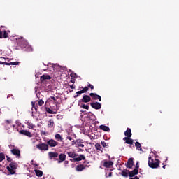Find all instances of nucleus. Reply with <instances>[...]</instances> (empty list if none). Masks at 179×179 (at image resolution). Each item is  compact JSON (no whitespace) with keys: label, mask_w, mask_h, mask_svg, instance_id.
Masks as SVG:
<instances>
[{"label":"nucleus","mask_w":179,"mask_h":179,"mask_svg":"<svg viewBox=\"0 0 179 179\" xmlns=\"http://www.w3.org/2000/svg\"><path fill=\"white\" fill-rule=\"evenodd\" d=\"M90 96L94 99V100H97V99L99 100V101H101V96L100 95H97L96 94L94 93H90Z\"/></svg>","instance_id":"obj_10"},{"label":"nucleus","mask_w":179,"mask_h":179,"mask_svg":"<svg viewBox=\"0 0 179 179\" xmlns=\"http://www.w3.org/2000/svg\"><path fill=\"white\" fill-rule=\"evenodd\" d=\"M41 132L42 135H45V132H44L43 131H41Z\"/></svg>","instance_id":"obj_43"},{"label":"nucleus","mask_w":179,"mask_h":179,"mask_svg":"<svg viewBox=\"0 0 179 179\" xmlns=\"http://www.w3.org/2000/svg\"><path fill=\"white\" fill-rule=\"evenodd\" d=\"M28 125V128H29V129H33L34 125H33V124L31 123H27Z\"/></svg>","instance_id":"obj_30"},{"label":"nucleus","mask_w":179,"mask_h":179,"mask_svg":"<svg viewBox=\"0 0 179 179\" xmlns=\"http://www.w3.org/2000/svg\"><path fill=\"white\" fill-rule=\"evenodd\" d=\"M125 136L127 138H131L132 136V133L131 132V129H128L125 132H124Z\"/></svg>","instance_id":"obj_15"},{"label":"nucleus","mask_w":179,"mask_h":179,"mask_svg":"<svg viewBox=\"0 0 179 179\" xmlns=\"http://www.w3.org/2000/svg\"><path fill=\"white\" fill-rule=\"evenodd\" d=\"M20 134H22V135H25L26 136H29V138H31V133H30V131H27V130H22L20 131Z\"/></svg>","instance_id":"obj_12"},{"label":"nucleus","mask_w":179,"mask_h":179,"mask_svg":"<svg viewBox=\"0 0 179 179\" xmlns=\"http://www.w3.org/2000/svg\"><path fill=\"white\" fill-rule=\"evenodd\" d=\"M41 79H42V80H45V79H51V77L48 75H43L41 76Z\"/></svg>","instance_id":"obj_25"},{"label":"nucleus","mask_w":179,"mask_h":179,"mask_svg":"<svg viewBox=\"0 0 179 179\" xmlns=\"http://www.w3.org/2000/svg\"><path fill=\"white\" fill-rule=\"evenodd\" d=\"M48 145L50 146V148H55L58 145V143L55 140L50 139L47 142Z\"/></svg>","instance_id":"obj_7"},{"label":"nucleus","mask_w":179,"mask_h":179,"mask_svg":"<svg viewBox=\"0 0 179 179\" xmlns=\"http://www.w3.org/2000/svg\"><path fill=\"white\" fill-rule=\"evenodd\" d=\"M83 108H84L85 110H89V106L87 105H83L82 106Z\"/></svg>","instance_id":"obj_35"},{"label":"nucleus","mask_w":179,"mask_h":179,"mask_svg":"<svg viewBox=\"0 0 179 179\" xmlns=\"http://www.w3.org/2000/svg\"><path fill=\"white\" fill-rule=\"evenodd\" d=\"M16 169H17V164L15 162H11L9 166H7V170L9 171L10 174H16Z\"/></svg>","instance_id":"obj_2"},{"label":"nucleus","mask_w":179,"mask_h":179,"mask_svg":"<svg viewBox=\"0 0 179 179\" xmlns=\"http://www.w3.org/2000/svg\"><path fill=\"white\" fill-rule=\"evenodd\" d=\"M103 164L106 169H110L113 164H114V162H113V161H107L105 159L103 162Z\"/></svg>","instance_id":"obj_5"},{"label":"nucleus","mask_w":179,"mask_h":179,"mask_svg":"<svg viewBox=\"0 0 179 179\" xmlns=\"http://www.w3.org/2000/svg\"><path fill=\"white\" fill-rule=\"evenodd\" d=\"M135 146H136V148L138 150H142V145H141V143L139 142H136L135 143Z\"/></svg>","instance_id":"obj_20"},{"label":"nucleus","mask_w":179,"mask_h":179,"mask_svg":"<svg viewBox=\"0 0 179 179\" xmlns=\"http://www.w3.org/2000/svg\"><path fill=\"white\" fill-rule=\"evenodd\" d=\"M5 160V155L0 153V162Z\"/></svg>","instance_id":"obj_28"},{"label":"nucleus","mask_w":179,"mask_h":179,"mask_svg":"<svg viewBox=\"0 0 179 179\" xmlns=\"http://www.w3.org/2000/svg\"><path fill=\"white\" fill-rule=\"evenodd\" d=\"M77 145L78 146V148H83L85 146V145H83V143H78Z\"/></svg>","instance_id":"obj_36"},{"label":"nucleus","mask_w":179,"mask_h":179,"mask_svg":"<svg viewBox=\"0 0 179 179\" xmlns=\"http://www.w3.org/2000/svg\"><path fill=\"white\" fill-rule=\"evenodd\" d=\"M128 174H129V177H134V176H136L138 174V169H134L133 171L128 172V170L124 169L122 171V176L123 177H128Z\"/></svg>","instance_id":"obj_1"},{"label":"nucleus","mask_w":179,"mask_h":179,"mask_svg":"<svg viewBox=\"0 0 179 179\" xmlns=\"http://www.w3.org/2000/svg\"><path fill=\"white\" fill-rule=\"evenodd\" d=\"M86 158L85 155H80L78 157L73 158L71 161L73 162H80V160H85Z\"/></svg>","instance_id":"obj_9"},{"label":"nucleus","mask_w":179,"mask_h":179,"mask_svg":"<svg viewBox=\"0 0 179 179\" xmlns=\"http://www.w3.org/2000/svg\"><path fill=\"white\" fill-rule=\"evenodd\" d=\"M67 155L69 157L73 158L76 156V154H75V152H67Z\"/></svg>","instance_id":"obj_22"},{"label":"nucleus","mask_w":179,"mask_h":179,"mask_svg":"<svg viewBox=\"0 0 179 179\" xmlns=\"http://www.w3.org/2000/svg\"><path fill=\"white\" fill-rule=\"evenodd\" d=\"M50 99H51L52 100L55 101V97H54V96H51Z\"/></svg>","instance_id":"obj_42"},{"label":"nucleus","mask_w":179,"mask_h":179,"mask_svg":"<svg viewBox=\"0 0 179 179\" xmlns=\"http://www.w3.org/2000/svg\"><path fill=\"white\" fill-rule=\"evenodd\" d=\"M112 174H113V173L110 172L109 175H108V177H111Z\"/></svg>","instance_id":"obj_45"},{"label":"nucleus","mask_w":179,"mask_h":179,"mask_svg":"<svg viewBox=\"0 0 179 179\" xmlns=\"http://www.w3.org/2000/svg\"><path fill=\"white\" fill-rule=\"evenodd\" d=\"M71 89H74L73 86H71Z\"/></svg>","instance_id":"obj_51"},{"label":"nucleus","mask_w":179,"mask_h":179,"mask_svg":"<svg viewBox=\"0 0 179 179\" xmlns=\"http://www.w3.org/2000/svg\"><path fill=\"white\" fill-rule=\"evenodd\" d=\"M71 82H73V80H71Z\"/></svg>","instance_id":"obj_53"},{"label":"nucleus","mask_w":179,"mask_h":179,"mask_svg":"<svg viewBox=\"0 0 179 179\" xmlns=\"http://www.w3.org/2000/svg\"><path fill=\"white\" fill-rule=\"evenodd\" d=\"M89 87H90L91 89H94V87L93 85H92L91 84H89Z\"/></svg>","instance_id":"obj_38"},{"label":"nucleus","mask_w":179,"mask_h":179,"mask_svg":"<svg viewBox=\"0 0 179 179\" xmlns=\"http://www.w3.org/2000/svg\"><path fill=\"white\" fill-rule=\"evenodd\" d=\"M69 141H72V137H67Z\"/></svg>","instance_id":"obj_44"},{"label":"nucleus","mask_w":179,"mask_h":179,"mask_svg":"<svg viewBox=\"0 0 179 179\" xmlns=\"http://www.w3.org/2000/svg\"><path fill=\"white\" fill-rule=\"evenodd\" d=\"M100 129H102V131H105V132H108L110 131V127L104 125H101L99 127Z\"/></svg>","instance_id":"obj_18"},{"label":"nucleus","mask_w":179,"mask_h":179,"mask_svg":"<svg viewBox=\"0 0 179 179\" xmlns=\"http://www.w3.org/2000/svg\"><path fill=\"white\" fill-rule=\"evenodd\" d=\"M36 148L39 150H48V145L45 143L38 144L36 145Z\"/></svg>","instance_id":"obj_4"},{"label":"nucleus","mask_w":179,"mask_h":179,"mask_svg":"<svg viewBox=\"0 0 179 179\" xmlns=\"http://www.w3.org/2000/svg\"><path fill=\"white\" fill-rule=\"evenodd\" d=\"M133 166H134V160L132 159V158H130L128 160V162L126 164V167H127V169H132Z\"/></svg>","instance_id":"obj_8"},{"label":"nucleus","mask_w":179,"mask_h":179,"mask_svg":"<svg viewBox=\"0 0 179 179\" xmlns=\"http://www.w3.org/2000/svg\"><path fill=\"white\" fill-rule=\"evenodd\" d=\"M4 65H19L18 62H14L10 63L4 62Z\"/></svg>","instance_id":"obj_24"},{"label":"nucleus","mask_w":179,"mask_h":179,"mask_svg":"<svg viewBox=\"0 0 179 179\" xmlns=\"http://www.w3.org/2000/svg\"><path fill=\"white\" fill-rule=\"evenodd\" d=\"M76 171H83L85 166L83 165H78L76 168Z\"/></svg>","instance_id":"obj_19"},{"label":"nucleus","mask_w":179,"mask_h":179,"mask_svg":"<svg viewBox=\"0 0 179 179\" xmlns=\"http://www.w3.org/2000/svg\"><path fill=\"white\" fill-rule=\"evenodd\" d=\"M11 153L15 156H17L18 157H20V150H19V149H12Z\"/></svg>","instance_id":"obj_11"},{"label":"nucleus","mask_w":179,"mask_h":179,"mask_svg":"<svg viewBox=\"0 0 179 179\" xmlns=\"http://www.w3.org/2000/svg\"><path fill=\"white\" fill-rule=\"evenodd\" d=\"M139 162H137V169H139V166L138 165Z\"/></svg>","instance_id":"obj_49"},{"label":"nucleus","mask_w":179,"mask_h":179,"mask_svg":"<svg viewBox=\"0 0 179 179\" xmlns=\"http://www.w3.org/2000/svg\"><path fill=\"white\" fill-rule=\"evenodd\" d=\"M95 148H96V149H97V150H101V145H100V144H99V143H96L95 145Z\"/></svg>","instance_id":"obj_27"},{"label":"nucleus","mask_w":179,"mask_h":179,"mask_svg":"<svg viewBox=\"0 0 179 179\" xmlns=\"http://www.w3.org/2000/svg\"><path fill=\"white\" fill-rule=\"evenodd\" d=\"M3 37V38H8V33L6 32V31H4Z\"/></svg>","instance_id":"obj_32"},{"label":"nucleus","mask_w":179,"mask_h":179,"mask_svg":"<svg viewBox=\"0 0 179 179\" xmlns=\"http://www.w3.org/2000/svg\"><path fill=\"white\" fill-rule=\"evenodd\" d=\"M55 139H57V141H62V137H61V135L59 134H57L55 135Z\"/></svg>","instance_id":"obj_26"},{"label":"nucleus","mask_w":179,"mask_h":179,"mask_svg":"<svg viewBox=\"0 0 179 179\" xmlns=\"http://www.w3.org/2000/svg\"><path fill=\"white\" fill-rule=\"evenodd\" d=\"M38 106L40 107H41V106H43V104H44V101L41 99V100L38 101Z\"/></svg>","instance_id":"obj_29"},{"label":"nucleus","mask_w":179,"mask_h":179,"mask_svg":"<svg viewBox=\"0 0 179 179\" xmlns=\"http://www.w3.org/2000/svg\"><path fill=\"white\" fill-rule=\"evenodd\" d=\"M10 148H12V145H10Z\"/></svg>","instance_id":"obj_52"},{"label":"nucleus","mask_w":179,"mask_h":179,"mask_svg":"<svg viewBox=\"0 0 179 179\" xmlns=\"http://www.w3.org/2000/svg\"><path fill=\"white\" fill-rule=\"evenodd\" d=\"M123 139L125 141L126 143H128L129 145H132V143H134V140L129 138V137H125Z\"/></svg>","instance_id":"obj_13"},{"label":"nucleus","mask_w":179,"mask_h":179,"mask_svg":"<svg viewBox=\"0 0 179 179\" xmlns=\"http://www.w3.org/2000/svg\"><path fill=\"white\" fill-rule=\"evenodd\" d=\"M89 90V88L87 87H85L83 90L82 92L83 93H85V92H87Z\"/></svg>","instance_id":"obj_34"},{"label":"nucleus","mask_w":179,"mask_h":179,"mask_svg":"<svg viewBox=\"0 0 179 179\" xmlns=\"http://www.w3.org/2000/svg\"><path fill=\"white\" fill-rule=\"evenodd\" d=\"M7 160H8V162H10L11 161L10 158H7Z\"/></svg>","instance_id":"obj_46"},{"label":"nucleus","mask_w":179,"mask_h":179,"mask_svg":"<svg viewBox=\"0 0 179 179\" xmlns=\"http://www.w3.org/2000/svg\"><path fill=\"white\" fill-rule=\"evenodd\" d=\"M163 169H166V166H163Z\"/></svg>","instance_id":"obj_50"},{"label":"nucleus","mask_w":179,"mask_h":179,"mask_svg":"<svg viewBox=\"0 0 179 179\" xmlns=\"http://www.w3.org/2000/svg\"><path fill=\"white\" fill-rule=\"evenodd\" d=\"M6 124H10V120H6Z\"/></svg>","instance_id":"obj_41"},{"label":"nucleus","mask_w":179,"mask_h":179,"mask_svg":"<svg viewBox=\"0 0 179 179\" xmlns=\"http://www.w3.org/2000/svg\"><path fill=\"white\" fill-rule=\"evenodd\" d=\"M48 127L49 128H52V127H54V120H50L48 121Z\"/></svg>","instance_id":"obj_23"},{"label":"nucleus","mask_w":179,"mask_h":179,"mask_svg":"<svg viewBox=\"0 0 179 179\" xmlns=\"http://www.w3.org/2000/svg\"><path fill=\"white\" fill-rule=\"evenodd\" d=\"M130 179H139V178L138 176H135L134 178H130Z\"/></svg>","instance_id":"obj_40"},{"label":"nucleus","mask_w":179,"mask_h":179,"mask_svg":"<svg viewBox=\"0 0 179 179\" xmlns=\"http://www.w3.org/2000/svg\"><path fill=\"white\" fill-rule=\"evenodd\" d=\"M101 145L102 146H103V148H108V145H107V143L103 141L101 142Z\"/></svg>","instance_id":"obj_31"},{"label":"nucleus","mask_w":179,"mask_h":179,"mask_svg":"<svg viewBox=\"0 0 179 179\" xmlns=\"http://www.w3.org/2000/svg\"><path fill=\"white\" fill-rule=\"evenodd\" d=\"M0 64H1V65H4V62H0Z\"/></svg>","instance_id":"obj_47"},{"label":"nucleus","mask_w":179,"mask_h":179,"mask_svg":"<svg viewBox=\"0 0 179 179\" xmlns=\"http://www.w3.org/2000/svg\"><path fill=\"white\" fill-rule=\"evenodd\" d=\"M91 106L92 108H95V110H100L101 108V103L99 102L92 103Z\"/></svg>","instance_id":"obj_6"},{"label":"nucleus","mask_w":179,"mask_h":179,"mask_svg":"<svg viewBox=\"0 0 179 179\" xmlns=\"http://www.w3.org/2000/svg\"><path fill=\"white\" fill-rule=\"evenodd\" d=\"M50 159H53V157H58V153L50 152L48 153Z\"/></svg>","instance_id":"obj_16"},{"label":"nucleus","mask_w":179,"mask_h":179,"mask_svg":"<svg viewBox=\"0 0 179 179\" xmlns=\"http://www.w3.org/2000/svg\"><path fill=\"white\" fill-rule=\"evenodd\" d=\"M152 159L150 157H149V161H148V165L152 169H157L159 167V160L157 159Z\"/></svg>","instance_id":"obj_3"},{"label":"nucleus","mask_w":179,"mask_h":179,"mask_svg":"<svg viewBox=\"0 0 179 179\" xmlns=\"http://www.w3.org/2000/svg\"><path fill=\"white\" fill-rule=\"evenodd\" d=\"M47 112L48 113V114H53L54 113L51 109H48Z\"/></svg>","instance_id":"obj_37"},{"label":"nucleus","mask_w":179,"mask_h":179,"mask_svg":"<svg viewBox=\"0 0 179 179\" xmlns=\"http://www.w3.org/2000/svg\"><path fill=\"white\" fill-rule=\"evenodd\" d=\"M32 107H34V103L31 102Z\"/></svg>","instance_id":"obj_48"},{"label":"nucleus","mask_w":179,"mask_h":179,"mask_svg":"<svg viewBox=\"0 0 179 179\" xmlns=\"http://www.w3.org/2000/svg\"><path fill=\"white\" fill-rule=\"evenodd\" d=\"M91 99L90 96H87V95H85L83 98V101L84 103H89V101H90Z\"/></svg>","instance_id":"obj_17"},{"label":"nucleus","mask_w":179,"mask_h":179,"mask_svg":"<svg viewBox=\"0 0 179 179\" xmlns=\"http://www.w3.org/2000/svg\"><path fill=\"white\" fill-rule=\"evenodd\" d=\"M35 173L37 176V177H42L43 176V171L40 170L35 169Z\"/></svg>","instance_id":"obj_21"},{"label":"nucleus","mask_w":179,"mask_h":179,"mask_svg":"<svg viewBox=\"0 0 179 179\" xmlns=\"http://www.w3.org/2000/svg\"><path fill=\"white\" fill-rule=\"evenodd\" d=\"M66 157V155H65V154H60L59 158V162L58 163H62V162H64L65 160V158Z\"/></svg>","instance_id":"obj_14"},{"label":"nucleus","mask_w":179,"mask_h":179,"mask_svg":"<svg viewBox=\"0 0 179 179\" xmlns=\"http://www.w3.org/2000/svg\"><path fill=\"white\" fill-rule=\"evenodd\" d=\"M3 37V35L2 34V32L0 31V38H2Z\"/></svg>","instance_id":"obj_39"},{"label":"nucleus","mask_w":179,"mask_h":179,"mask_svg":"<svg viewBox=\"0 0 179 179\" xmlns=\"http://www.w3.org/2000/svg\"><path fill=\"white\" fill-rule=\"evenodd\" d=\"M82 93H83L82 90L77 92H76V94H77V95H75L74 97H78V96H79V94H82Z\"/></svg>","instance_id":"obj_33"}]
</instances>
